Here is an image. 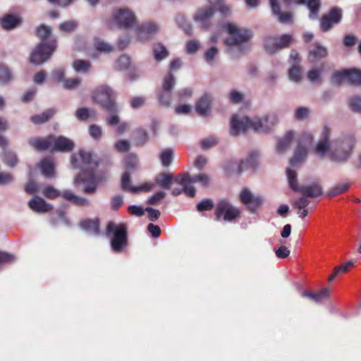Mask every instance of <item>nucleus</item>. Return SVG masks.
<instances>
[{
    "label": "nucleus",
    "instance_id": "c85d7f7f",
    "mask_svg": "<svg viewBox=\"0 0 361 361\" xmlns=\"http://www.w3.org/2000/svg\"><path fill=\"white\" fill-rule=\"evenodd\" d=\"M78 156L81 160L82 164L84 166L91 168L92 169L98 166L99 163L94 158V154L91 152L85 150H80L78 152Z\"/></svg>",
    "mask_w": 361,
    "mask_h": 361
},
{
    "label": "nucleus",
    "instance_id": "c756f323",
    "mask_svg": "<svg viewBox=\"0 0 361 361\" xmlns=\"http://www.w3.org/2000/svg\"><path fill=\"white\" fill-rule=\"evenodd\" d=\"M36 35L39 38V43H49L51 37V29L49 26L44 24L40 25L36 29Z\"/></svg>",
    "mask_w": 361,
    "mask_h": 361
},
{
    "label": "nucleus",
    "instance_id": "dca6fc26",
    "mask_svg": "<svg viewBox=\"0 0 361 361\" xmlns=\"http://www.w3.org/2000/svg\"><path fill=\"white\" fill-rule=\"evenodd\" d=\"M51 147L52 152H69L73 149L75 143L73 140L63 136H52Z\"/></svg>",
    "mask_w": 361,
    "mask_h": 361
},
{
    "label": "nucleus",
    "instance_id": "c03bdc74",
    "mask_svg": "<svg viewBox=\"0 0 361 361\" xmlns=\"http://www.w3.org/2000/svg\"><path fill=\"white\" fill-rule=\"evenodd\" d=\"M148 134L147 131L142 128L136 130V145L143 146L148 141Z\"/></svg>",
    "mask_w": 361,
    "mask_h": 361
},
{
    "label": "nucleus",
    "instance_id": "4468645a",
    "mask_svg": "<svg viewBox=\"0 0 361 361\" xmlns=\"http://www.w3.org/2000/svg\"><path fill=\"white\" fill-rule=\"evenodd\" d=\"M116 23L123 27H133L136 23L135 14L128 8H120L114 15Z\"/></svg>",
    "mask_w": 361,
    "mask_h": 361
},
{
    "label": "nucleus",
    "instance_id": "bb28decb",
    "mask_svg": "<svg viewBox=\"0 0 361 361\" xmlns=\"http://www.w3.org/2000/svg\"><path fill=\"white\" fill-rule=\"evenodd\" d=\"M259 153L257 151L252 152L249 157L244 161L242 160L238 166L240 173L248 169H255L258 165Z\"/></svg>",
    "mask_w": 361,
    "mask_h": 361
},
{
    "label": "nucleus",
    "instance_id": "4d7b16f0",
    "mask_svg": "<svg viewBox=\"0 0 361 361\" xmlns=\"http://www.w3.org/2000/svg\"><path fill=\"white\" fill-rule=\"evenodd\" d=\"M81 82L80 78H74L70 79H64L63 80V87L68 90L76 88Z\"/></svg>",
    "mask_w": 361,
    "mask_h": 361
},
{
    "label": "nucleus",
    "instance_id": "cd10ccee",
    "mask_svg": "<svg viewBox=\"0 0 361 361\" xmlns=\"http://www.w3.org/2000/svg\"><path fill=\"white\" fill-rule=\"evenodd\" d=\"M212 98L208 94H204L196 103L195 109L200 116H207L210 110Z\"/></svg>",
    "mask_w": 361,
    "mask_h": 361
},
{
    "label": "nucleus",
    "instance_id": "4c0bfd02",
    "mask_svg": "<svg viewBox=\"0 0 361 361\" xmlns=\"http://www.w3.org/2000/svg\"><path fill=\"white\" fill-rule=\"evenodd\" d=\"M91 67V63L88 61L76 59L73 63V68L78 73H87Z\"/></svg>",
    "mask_w": 361,
    "mask_h": 361
},
{
    "label": "nucleus",
    "instance_id": "1a4fd4ad",
    "mask_svg": "<svg viewBox=\"0 0 361 361\" xmlns=\"http://www.w3.org/2000/svg\"><path fill=\"white\" fill-rule=\"evenodd\" d=\"M239 209L233 207L228 200H221L215 208V219L216 221L223 219L225 221H233L240 216Z\"/></svg>",
    "mask_w": 361,
    "mask_h": 361
},
{
    "label": "nucleus",
    "instance_id": "6e6d98bb",
    "mask_svg": "<svg viewBox=\"0 0 361 361\" xmlns=\"http://www.w3.org/2000/svg\"><path fill=\"white\" fill-rule=\"evenodd\" d=\"M209 177L205 173H200L193 176H190V183H200L204 186H207L209 184Z\"/></svg>",
    "mask_w": 361,
    "mask_h": 361
},
{
    "label": "nucleus",
    "instance_id": "bf43d9fd",
    "mask_svg": "<svg viewBox=\"0 0 361 361\" xmlns=\"http://www.w3.org/2000/svg\"><path fill=\"white\" fill-rule=\"evenodd\" d=\"M173 180L184 187L186 184H190V176L188 173L178 174L173 178Z\"/></svg>",
    "mask_w": 361,
    "mask_h": 361
},
{
    "label": "nucleus",
    "instance_id": "f257e3e1",
    "mask_svg": "<svg viewBox=\"0 0 361 361\" xmlns=\"http://www.w3.org/2000/svg\"><path fill=\"white\" fill-rule=\"evenodd\" d=\"M331 130L324 126L319 141L317 144L314 152L323 157L328 154L331 160L336 162L346 161L350 157L355 145V139L352 136L337 139L329 142Z\"/></svg>",
    "mask_w": 361,
    "mask_h": 361
},
{
    "label": "nucleus",
    "instance_id": "2eb2a0df",
    "mask_svg": "<svg viewBox=\"0 0 361 361\" xmlns=\"http://www.w3.org/2000/svg\"><path fill=\"white\" fill-rule=\"evenodd\" d=\"M131 178L129 172H125L121 178V188L123 191H128L133 193L137 192L139 191L149 192L154 185L152 183H144L139 187L133 186L130 185Z\"/></svg>",
    "mask_w": 361,
    "mask_h": 361
},
{
    "label": "nucleus",
    "instance_id": "680f3d73",
    "mask_svg": "<svg viewBox=\"0 0 361 361\" xmlns=\"http://www.w3.org/2000/svg\"><path fill=\"white\" fill-rule=\"evenodd\" d=\"M88 131L90 135L95 140H99L102 137V128L96 124L90 125Z\"/></svg>",
    "mask_w": 361,
    "mask_h": 361
},
{
    "label": "nucleus",
    "instance_id": "a19ab883",
    "mask_svg": "<svg viewBox=\"0 0 361 361\" xmlns=\"http://www.w3.org/2000/svg\"><path fill=\"white\" fill-rule=\"evenodd\" d=\"M4 162L11 167H14L18 163V158L13 152L6 151L4 153Z\"/></svg>",
    "mask_w": 361,
    "mask_h": 361
},
{
    "label": "nucleus",
    "instance_id": "393cba45",
    "mask_svg": "<svg viewBox=\"0 0 361 361\" xmlns=\"http://www.w3.org/2000/svg\"><path fill=\"white\" fill-rule=\"evenodd\" d=\"M273 14L278 18L281 23H290L292 22V15L290 13H282L277 0H269Z\"/></svg>",
    "mask_w": 361,
    "mask_h": 361
},
{
    "label": "nucleus",
    "instance_id": "20e7f679",
    "mask_svg": "<svg viewBox=\"0 0 361 361\" xmlns=\"http://www.w3.org/2000/svg\"><path fill=\"white\" fill-rule=\"evenodd\" d=\"M116 94L111 87L107 85L99 86L92 94V98L94 102L101 105V106L109 112H116L117 111L115 103Z\"/></svg>",
    "mask_w": 361,
    "mask_h": 361
},
{
    "label": "nucleus",
    "instance_id": "e2e57ef3",
    "mask_svg": "<svg viewBox=\"0 0 361 361\" xmlns=\"http://www.w3.org/2000/svg\"><path fill=\"white\" fill-rule=\"evenodd\" d=\"M307 197H308L302 195V197L298 198L295 200L293 206L300 210L305 209L310 203V201L307 199Z\"/></svg>",
    "mask_w": 361,
    "mask_h": 361
},
{
    "label": "nucleus",
    "instance_id": "473e14b6",
    "mask_svg": "<svg viewBox=\"0 0 361 361\" xmlns=\"http://www.w3.org/2000/svg\"><path fill=\"white\" fill-rule=\"evenodd\" d=\"M80 226L82 229L89 231L92 234L97 235L99 231V222L98 219L84 220L80 222Z\"/></svg>",
    "mask_w": 361,
    "mask_h": 361
},
{
    "label": "nucleus",
    "instance_id": "39448f33",
    "mask_svg": "<svg viewBox=\"0 0 361 361\" xmlns=\"http://www.w3.org/2000/svg\"><path fill=\"white\" fill-rule=\"evenodd\" d=\"M226 27L229 37L225 39L224 43L229 47L240 46L250 41L253 36L251 30L239 27L232 23H228Z\"/></svg>",
    "mask_w": 361,
    "mask_h": 361
},
{
    "label": "nucleus",
    "instance_id": "5701e85b",
    "mask_svg": "<svg viewBox=\"0 0 361 361\" xmlns=\"http://www.w3.org/2000/svg\"><path fill=\"white\" fill-rule=\"evenodd\" d=\"M298 192L308 197H317L322 195L323 190L318 183H312L308 185H301Z\"/></svg>",
    "mask_w": 361,
    "mask_h": 361
},
{
    "label": "nucleus",
    "instance_id": "f03ea898",
    "mask_svg": "<svg viewBox=\"0 0 361 361\" xmlns=\"http://www.w3.org/2000/svg\"><path fill=\"white\" fill-rule=\"evenodd\" d=\"M276 123L277 118L274 115L265 116L255 120H251L247 116L238 118V116L233 115L231 120L230 133L233 136H238L241 133H245L249 129L256 132H267Z\"/></svg>",
    "mask_w": 361,
    "mask_h": 361
},
{
    "label": "nucleus",
    "instance_id": "774afa93",
    "mask_svg": "<svg viewBox=\"0 0 361 361\" xmlns=\"http://www.w3.org/2000/svg\"><path fill=\"white\" fill-rule=\"evenodd\" d=\"M288 61L291 66H300V57L299 53L296 50L292 49L290 51Z\"/></svg>",
    "mask_w": 361,
    "mask_h": 361
},
{
    "label": "nucleus",
    "instance_id": "7ed1b4c3",
    "mask_svg": "<svg viewBox=\"0 0 361 361\" xmlns=\"http://www.w3.org/2000/svg\"><path fill=\"white\" fill-rule=\"evenodd\" d=\"M106 235L111 237V247L114 252H122L128 245V228L126 224L109 222Z\"/></svg>",
    "mask_w": 361,
    "mask_h": 361
},
{
    "label": "nucleus",
    "instance_id": "09e8293b",
    "mask_svg": "<svg viewBox=\"0 0 361 361\" xmlns=\"http://www.w3.org/2000/svg\"><path fill=\"white\" fill-rule=\"evenodd\" d=\"M349 185L348 183H341L338 184L336 186L334 187L329 192V197H334L342 194L348 190Z\"/></svg>",
    "mask_w": 361,
    "mask_h": 361
},
{
    "label": "nucleus",
    "instance_id": "052dcab7",
    "mask_svg": "<svg viewBox=\"0 0 361 361\" xmlns=\"http://www.w3.org/2000/svg\"><path fill=\"white\" fill-rule=\"evenodd\" d=\"M12 75L11 71L4 66H0V82L3 83L11 80Z\"/></svg>",
    "mask_w": 361,
    "mask_h": 361
},
{
    "label": "nucleus",
    "instance_id": "a878e982",
    "mask_svg": "<svg viewBox=\"0 0 361 361\" xmlns=\"http://www.w3.org/2000/svg\"><path fill=\"white\" fill-rule=\"evenodd\" d=\"M21 19L13 14H6L0 19V25L4 30H10L16 27Z\"/></svg>",
    "mask_w": 361,
    "mask_h": 361
},
{
    "label": "nucleus",
    "instance_id": "ea45409f",
    "mask_svg": "<svg viewBox=\"0 0 361 361\" xmlns=\"http://www.w3.org/2000/svg\"><path fill=\"white\" fill-rule=\"evenodd\" d=\"M176 84V80L173 75L169 72L164 77L163 84H162V90L171 92Z\"/></svg>",
    "mask_w": 361,
    "mask_h": 361
},
{
    "label": "nucleus",
    "instance_id": "a18cd8bd",
    "mask_svg": "<svg viewBox=\"0 0 361 361\" xmlns=\"http://www.w3.org/2000/svg\"><path fill=\"white\" fill-rule=\"evenodd\" d=\"M348 106L352 111L361 113V97L353 96L348 101Z\"/></svg>",
    "mask_w": 361,
    "mask_h": 361
},
{
    "label": "nucleus",
    "instance_id": "0e129e2a",
    "mask_svg": "<svg viewBox=\"0 0 361 361\" xmlns=\"http://www.w3.org/2000/svg\"><path fill=\"white\" fill-rule=\"evenodd\" d=\"M218 143L217 139L214 136H210L207 138H205L201 142V147L204 149H207L211 148Z\"/></svg>",
    "mask_w": 361,
    "mask_h": 361
},
{
    "label": "nucleus",
    "instance_id": "0eeeda50",
    "mask_svg": "<svg viewBox=\"0 0 361 361\" xmlns=\"http://www.w3.org/2000/svg\"><path fill=\"white\" fill-rule=\"evenodd\" d=\"M293 42L290 34H283L280 37L267 36L264 39V49L269 54H274L279 50L288 48Z\"/></svg>",
    "mask_w": 361,
    "mask_h": 361
},
{
    "label": "nucleus",
    "instance_id": "e433bc0d",
    "mask_svg": "<svg viewBox=\"0 0 361 361\" xmlns=\"http://www.w3.org/2000/svg\"><path fill=\"white\" fill-rule=\"evenodd\" d=\"M173 181V176L169 173H161L157 177V183L164 189H169Z\"/></svg>",
    "mask_w": 361,
    "mask_h": 361
},
{
    "label": "nucleus",
    "instance_id": "2f4dec72",
    "mask_svg": "<svg viewBox=\"0 0 361 361\" xmlns=\"http://www.w3.org/2000/svg\"><path fill=\"white\" fill-rule=\"evenodd\" d=\"M39 169L44 177L49 178L54 177V167L51 159H42L39 163Z\"/></svg>",
    "mask_w": 361,
    "mask_h": 361
},
{
    "label": "nucleus",
    "instance_id": "aec40b11",
    "mask_svg": "<svg viewBox=\"0 0 361 361\" xmlns=\"http://www.w3.org/2000/svg\"><path fill=\"white\" fill-rule=\"evenodd\" d=\"M214 6L201 8L197 12L195 19L200 22L205 29H207L209 26V22L214 15Z\"/></svg>",
    "mask_w": 361,
    "mask_h": 361
},
{
    "label": "nucleus",
    "instance_id": "72a5a7b5",
    "mask_svg": "<svg viewBox=\"0 0 361 361\" xmlns=\"http://www.w3.org/2000/svg\"><path fill=\"white\" fill-rule=\"evenodd\" d=\"M56 111L53 109H49L39 115H34L31 117V121L35 124H41L48 121L55 114Z\"/></svg>",
    "mask_w": 361,
    "mask_h": 361
},
{
    "label": "nucleus",
    "instance_id": "603ef678",
    "mask_svg": "<svg viewBox=\"0 0 361 361\" xmlns=\"http://www.w3.org/2000/svg\"><path fill=\"white\" fill-rule=\"evenodd\" d=\"M158 100L161 106H169L171 104V92L161 90L158 95Z\"/></svg>",
    "mask_w": 361,
    "mask_h": 361
},
{
    "label": "nucleus",
    "instance_id": "f8f14e48",
    "mask_svg": "<svg viewBox=\"0 0 361 361\" xmlns=\"http://www.w3.org/2000/svg\"><path fill=\"white\" fill-rule=\"evenodd\" d=\"M240 201L247 206L248 210L255 212L263 204L264 199L259 195H255L248 188H243L239 195Z\"/></svg>",
    "mask_w": 361,
    "mask_h": 361
},
{
    "label": "nucleus",
    "instance_id": "13d9d810",
    "mask_svg": "<svg viewBox=\"0 0 361 361\" xmlns=\"http://www.w3.org/2000/svg\"><path fill=\"white\" fill-rule=\"evenodd\" d=\"M111 208L114 211L118 210L123 204V198L120 195H116L111 198Z\"/></svg>",
    "mask_w": 361,
    "mask_h": 361
},
{
    "label": "nucleus",
    "instance_id": "37998d69",
    "mask_svg": "<svg viewBox=\"0 0 361 361\" xmlns=\"http://www.w3.org/2000/svg\"><path fill=\"white\" fill-rule=\"evenodd\" d=\"M173 157V151L170 149H164L160 154L161 164L164 166H169L172 162Z\"/></svg>",
    "mask_w": 361,
    "mask_h": 361
},
{
    "label": "nucleus",
    "instance_id": "b1692460",
    "mask_svg": "<svg viewBox=\"0 0 361 361\" xmlns=\"http://www.w3.org/2000/svg\"><path fill=\"white\" fill-rule=\"evenodd\" d=\"M330 290L327 288H323L317 292L313 293L309 290H303L301 296L307 298L315 302H321L329 297Z\"/></svg>",
    "mask_w": 361,
    "mask_h": 361
},
{
    "label": "nucleus",
    "instance_id": "412c9836",
    "mask_svg": "<svg viewBox=\"0 0 361 361\" xmlns=\"http://www.w3.org/2000/svg\"><path fill=\"white\" fill-rule=\"evenodd\" d=\"M28 143L36 150H47L52 145V135H49L45 138L32 137L28 140Z\"/></svg>",
    "mask_w": 361,
    "mask_h": 361
},
{
    "label": "nucleus",
    "instance_id": "3c124183",
    "mask_svg": "<svg viewBox=\"0 0 361 361\" xmlns=\"http://www.w3.org/2000/svg\"><path fill=\"white\" fill-rule=\"evenodd\" d=\"M94 46L97 51L101 52H110L113 50V47L111 45L99 39H95Z\"/></svg>",
    "mask_w": 361,
    "mask_h": 361
},
{
    "label": "nucleus",
    "instance_id": "5fc2aeb1",
    "mask_svg": "<svg viewBox=\"0 0 361 361\" xmlns=\"http://www.w3.org/2000/svg\"><path fill=\"white\" fill-rule=\"evenodd\" d=\"M302 69L300 66H292L289 70V78L295 82H299L301 80Z\"/></svg>",
    "mask_w": 361,
    "mask_h": 361
},
{
    "label": "nucleus",
    "instance_id": "8fccbe9b",
    "mask_svg": "<svg viewBox=\"0 0 361 361\" xmlns=\"http://www.w3.org/2000/svg\"><path fill=\"white\" fill-rule=\"evenodd\" d=\"M42 192L47 198L51 200L61 196L62 195L58 190L50 185L45 187Z\"/></svg>",
    "mask_w": 361,
    "mask_h": 361
},
{
    "label": "nucleus",
    "instance_id": "864d4df0",
    "mask_svg": "<svg viewBox=\"0 0 361 361\" xmlns=\"http://www.w3.org/2000/svg\"><path fill=\"white\" fill-rule=\"evenodd\" d=\"M214 207L213 201L210 199H204L197 204L198 212L210 211Z\"/></svg>",
    "mask_w": 361,
    "mask_h": 361
},
{
    "label": "nucleus",
    "instance_id": "338daca9",
    "mask_svg": "<svg viewBox=\"0 0 361 361\" xmlns=\"http://www.w3.org/2000/svg\"><path fill=\"white\" fill-rule=\"evenodd\" d=\"M77 27V23L74 20L65 21L60 24L59 28L64 32H72Z\"/></svg>",
    "mask_w": 361,
    "mask_h": 361
},
{
    "label": "nucleus",
    "instance_id": "6ab92c4d",
    "mask_svg": "<svg viewBox=\"0 0 361 361\" xmlns=\"http://www.w3.org/2000/svg\"><path fill=\"white\" fill-rule=\"evenodd\" d=\"M157 31V25L152 23L142 24L136 29L137 36L142 41L149 39L152 35L156 34Z\"/></svg>",
    "mask_w": 361,
    "mask_h": 361
},
{
    "label": "nucleus",
    "instance_id": "de8ad7c7",
    "mask_svg": "<svg viewBox=\"0 0 361 361\" xmlns=\"http://www.w3.org/2000/svg\"><path fill=\"white\" fill-rule=\"evenodd\" d=\"M137 157L134 154H128L125 159V166L128 170H135L137 166Z\"/></svg>",
    "mask_w": 361,
    "mask_h": 361
},
{
    "label": "nucleus",
    "instance_id": "49530a36",
    "mask_svg": "<svg viewBox=\"0 0 361 361\" xmlns=\"http://www.w3.org/2000/svg\"><path fill=\"white\" fill-rule=\"evenodd\" d=\"M114 149L118 152H128L130 149V142L123 139L118 140L114 144Z\"/></svg>",
    "mask_w": 361,
    "mask_h": 361
},
{
    "label": "nucleus",
    "instance_id": "69168bd1",
    "mask_svg": "<svg viewBox=\"0 0 361 361\" xmlns=\"http://www.w3.org/2000/svg\"><path fill=\"white\" fill-rule=\"evenodd\" d=\"M353 262L351 261H348L345 262L344 264H342L338 267H336L334 268L336 271V274H343L349 271V269L353 267Z\"/></svg>",
    "mask_w": 361,
    "mask_h": 361
},
{
    "label": "nucleus",
    "instance_id": "423d86ee",
    "mask_svg": "<svg viewBox=\"0 0 361 361\" xmlns=\"http://www.w3.org/2000/svg\"><path fill=\"white\" fill-rule=\"evenodd\" d=\"M57 44L56 39H50L49 43H39L30 56V62L39 66L47 61L55 51Z\"/></svg>",
    "mask_w": 361,
    "mask_h": 361
},
{
    "label": "nucleus",
    "instance_id": "c9c22d12",
    "mask_svg": "<svg viewBox=\"0 0 361 361\" xmlns=\"http://www.w3.org/2000/svg\"><path fill=\"white\" fill-rule=\"evenodd\" d=\"M154 57L157 61L166 59L169 56V51L161 43H155L153 46Z\"/></svg>",
    "mask_w": 361,
    "mask_h": 361
},
{
    "label": "nucleus",
    "instance_id": "79ce46f5",
    "mask_svg": "<svg viewBox=\"0 0 361 361\" xmlns=\"http://www.w3.org/2000/svg\"><path fill=\"white\" fill-rule=\"evenodd\" d=\"M130 59L126 55L121 56L116 62V68L118 71L126 70L130 65Z\"/></svg>",
    "mask_w": 361,
    "mask_h": 361
},
{
    "label": "nucleus",
    "instance_id": "9d476101",
    "mask_svg": "<svg viewBox=\"0 0 361 361\" xmlns=\"http://www.w3.org/2000/svg\"><path fill=\"white\" fill-rule=\"evenodd\" d=\"M342 19L343 10L338 6L331 8L319 20L321 31L323 32L330 31L335 25L340 24Z\"/></svg>",
    "mask_w": 361,
    "mask_h": 361
},
{
    "label": "nucleus",
    "instance_id": "7c9ffc66",
    "mask_svg": "<svg viewBox=\"0 0 361 361\" xmlns=\"http://www.w3.org/2000/svg\"><path fill=\"white\" fill-rule=\"evenodd\" d=\"M61 196L66 200L73 202L74 204L77 206L82 207L89 204V201L87 199L82 197L77 196L71 191H64L62 193Z\"/></svg>",
    "mask_w": 361,
    "mask_h": 361
},
{
    "label": "nucleus",
    "instance_id": "6e6552de",
    "mask_svg": "<svg viewBox=\"0 0 361 361\" xmlns=\"http://www.w3.org/2000/svg\"><path fill=\"white\" fill-rule=\"evenodd\" d=\"M106 180V177L105 176L104 177L96 176L93 170L88 172L83 171L75 177V183L85 184L82 192L85 194L92 195L96 192L98 183Z\"/></svg>",
    "mask_w": 361,
    "mask_h": 361
},
{
    "label": "nucleus",
    "instance_id": "58836bf2",
    "mask_svg": "<svg viewBox=\"0 0 361 361\" xmlns=\"http://www.w3.org/2000/svg\"><path fill=\"white\" fill-rule=\"evenodd\" d=\"M286 176L290 188L293 190L298 192L300 186L298 185V183L296 172L290 169H288L286 170Z\"/></svg>",
    "mask_w": 361,
    "mask_h": 361
},
{
    "label": "nucleus",
    "instance_id": "a211bd4d",
    "mask_svg": "<svg viewBox=\"0 0 361 361\" xmlns=\"http://www.w3.org/2000/svg\"><path fill=\"white\" fill-rule=\"evenodd\" d=\"M29 207L37 213H45L52 210L51 204L40 197L35 196L28 202Z\"/></svg>",
    "mask_w": 361,
    "mask_h": 361
},
{
    "label": "nucleus",
    "instance_id": "9b49d317",
    "mask_svg": "<svg viewBox=\"0 0 361 361\" xmlns=\"http://www.w3.org/2000/svg\"><path fill=\"white\" fill-rule=\"evenodd\" d=\"M343 81H347L352 85H361V70L345 69L336 72L332 77V82L334 83L340 84Z\"/></svg>",
    "mask_w": 361,
    "mask_h": 361
},
{
    "label": "nucleus",
    "instance_id": "ddd939ff",
    "mask_svg": "<svg viewBox=\"0 0 361 361\" xmlns=\"http://www.w3.org/2000/svg\"><path fill=\"white\" fill-rule=\"evenodd\" d=\"M312 141V136L311 135L304 134L301 135L298 141V145L295 149L293 157L290 160V164L291 166L295 167L305 160L307 154V149L306 147L302 146V143L305 142L308 144L311 143Z\"/></svg>",
    "mask_w": 361,
    "mask_h": 361
},
{
    "label": "nucleus",
    "instance_id": "4be33fe9",
    "mask_svg": "<svg viewBox=\"0 0 361 361\" xmlns=\"http://www.w3.org/2000/svg\"><path fill=\"white\" fill-rule=\"evenodd\" d=\"M295 4H306L310 10L309 18L311 20H315L317 18L321 8L320 0H296L295 1Z\"/></svg>",
    "mask_w": 361,
    "mask_h": 361
},
{
    "label": "nucleus",
    "instance_id": "f3484780",
    "mask_svg": "<svg viewBox=\"0 0 361 361\" xmlns=\"http://www.w3.org/2000/svg\"><path fill=\"white\" fill-rule=\"evenodd\" d=\"M327 55V49L318 42H315L312 45V49L308 51L307 59L310 63H314L318 61L326 58Z\"/></svg>",
    "mask_w": 361,
    "mask_h": 361
},
{
    "label": "nucleus",
    "instance_id": "f704fd0d",
    "mask_svg": "<svg viewBox=\"0 0 361 361\" xmlns=\"http://www.w3.org/2000/svg\"><path fill=\"white\" fill-rule=\"evenodd\" d=\"M294 133L293 131H288L284 135V137L279 141L276 147L277 151L279 152H285L290 145Z\"/></svg>",
    "mask_w": 361,
    "mask_h": 361
}]
</instances>
